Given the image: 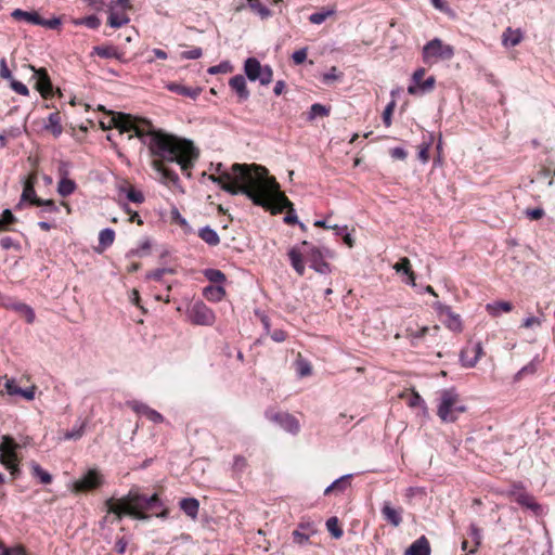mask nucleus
Segmentation results:
<instances>
[{
    "instance_id": "f257e3e1",
    "label": "nucleus",
    "mask_w": 555,
    "mask_h": 555,
    "mask_svg": "<svg viewBox=\"0 0 555 555\" xmlns=\"http://www.w3.org/2000/svg\"><path fill=\"white\" fill-rule=\"evenodd\" d=\"M232 179L218 184L221 190L231 195H245L255 206L269 210L270 194L278 189V181L269 176L266 167L257 164L232 165Z\"/></svg>"
},
{
    "instance_id": "f03ea898",
    "label": "nucleus",
    "mask_w": 555,
    "mask_h": 555,
    "mask_svg": "<svg viewBox=\"0 0 555 555\" xmlns=\"http://www.w3.org/2000/svg\"><path fill=\"white\" fill-rule=\"evenodd\" d=\"M105 506L108 513L114 514L119 521L125 516L138 520H147L151 518L147 512H153V515L160 519L169 517V509L157 493L147 496L141 493L137 486H133L126 495L119 499H107Z\"/></svg>"
},
{
    "instance_id": "7ed1b4c3",
    "label": "nucleus",
    "mask_w": 555,
    "mask_h": 555,
    "mask_svg": "<svg viewBox=\"0 0 555 555\" xmlns=\"http://www.w3.org/2000/svg\"><path fill=\"white\" fill-rule=\"evenodd\" d=\"M287 256L289 258L291 266L300 276H302L306 271L304 256L309 262V267L317 273L327 275L333 271V268L331 263L326 261V258L333 259L335 257V253L328 247H318L311 242L304 240L299 245L293 246L288 250Z\"/></svg>"
},
{
    "instance_id": "20e7f679",
    "label": "nucleus",
    "mask_w": 555,
    "mask_h": 555,
    "mask_svg": "<svg viewBox=\"0 0 555 555\" xmlns=\"http://www.w3.org/2000/svg\"><path fill=\"white\" fill-rule=\"evenodd\" d=\"M151 154L160 163H173L178 159L180 146L172 137L164 133H151L146 143Z\"/></svg>"
},
{
    "instance_id": "39448f33",
    "label": "nucleus",
    "mask_w": 555,
    "mask_h": 555,
    "mask_svg": "<svg viewBox=\"0 0 555 555\" xmlns=\"http://www.w3.org/2000/svg\"><path fill=\"white\" fill-rule=\"evenodd\" d=\"M244 76L250 81H258L261 86H268L273 79V69L270 65H262L257 57L250 56L243 64Z\"/></svg>"
},
{
    "instance_id": "423d86ee",
    "label": "nucleus",
    "mask_w": 555,
    "mask_h": 555,
    "mask_svg": "<svg viewBox=\"0 0 555 555\" xmlns=\"http://www.w3.org/2000/svg\"><path fill=\"white\" fill-rule=\"evenodd\" d=\"M459 401V393L454 387L440 391V399L437 405V415L443 423H454L457 415H453L454 404Z\"/></svg>"
},
{
    "instance_id": "0eeeda50",
    "label": "nucleus",
    "mask_w": 555,
    "mask_h": 555,
    "mask_svg": "<svg viewBox=\"0 0 555 555\" xmlns=\"http://www.w3.org/2000/svg\"><path fill=\"white\" fill-rule=\"evenodd\" d=\"M454 54L452 46L443 43L439 38H434L423 47L422 59L424 63L428 64L433 59L449 61Z\"/></svg>"
},
{
    "instance_id": "6e6552de",
    "label": "nucleus",
    "mask_w": 555,
    "mask_h": 555,
    "mask_svg": "<svg viewBox=\"0 0 555 555\" xmlns=\"http://www.w3.org/2000/svg\"><path fill=\"white\" fill-rule=\"evenodd\" d=\"M506 495L513 498L520 506L530 509L535 516L543 514V506L534 500L532 494L525 491L521 481L514 482L506 491Z\"/></svg>"
},
{
    "instance_id": "1a4fd4ad",
    "label": "nucleus",
    "mask_w": 555,
    "mask_h": 555,
    "mask_svg": "<svg viewBox=\"0 0 555 555\" xmlns=\"http://www.w3.org/2000/svg\"><path fill=\"white\" fill-rule=\"evenodd\" d=\"M188 320L194 325L211 326L216 314L203 300H196L186 310Z\"/></svg>"
},
{
    "instance_id": "9d476101",
    "label": "nucleus",
    "mask_w": 555,
    "mask_h": 555,
    "mask_svg": "<svg viewBox=\"0 0 555 555\" xmlns=\"http://www.w3.org/2000/svg\"><path fill=\"white\" fill-rule=\"evenodd\" d=\"M105 482L103 474L98 468H89L79 479L73 483V491L83 493L98 490Z\"/></svg>"
},
{
    "instance_id": "9b49d317",
    "label": "nucleus",
    "mask_w": 555,
    "mask_h": 555,
    "mask_svg": "<svg viewBox=\"0 0 555 555\" xmlns=\"http://www.w3.org/2000/svg\"><path fill=\"white\" fill-rule=\"evenodd\" d=\"M273 202L278 207L271 210L272 214H279L286 209L287 214L284 217V222L286 224H296L298 222V217L294 208V204L287 198V196L284 193L280 191L279 183L276 191L270 194V207L272 206Z\"/></svg>"
},
{
    "instance_id": "f8f14e48",
    "label": "nucleus",
    "mask_w": 555,
    "mask_h": 555,
    "mask_svg": "<svg viewBox=\"0 0 555 555\" xmlns=\"http://www.w3.org/2000/svg\"><path fill=\"white\" fill-rule=\"evenodd\" d=\"M425 74L426 69L424 67H420L413 73L411 83L408 86L409 94L423 95L434 90L436 86V78L434 76H429L426 79H423Z\"/></svg>"
},
{
    "instance_id": "ddd939ff",
    "label": "nucleus",
    "mask_w": 555,
    "mask_h": 555,
    "mask_svg": "<svg viewBox=\"0 0 555 555\" xmlns=\"http://www.w3.org/2000/svg\"><path fill=\"white\" fill-rule=\"evenodd\" d=\"M264 416L272 423H275L285 431L297 435L300 430L299 421L288 412H275L273 410H267Z\"/></svg>"
},
{
    "instance_id": "4468645a",
    "label": "nucleus",
    "mask_w": 555,
    "mask_h": 555,
    "mask_svg": "<svg viewBox=\"0 0 555 555\" xmlns=\"http://www.w3.org/2000/svg\"><path fill=\"white\" fill-rule=\"evenodd\" d=\"M22 446L10 435H3L0 442V464L3 466L20 462L18 452Z\"/></svg>"
},
{
    "instance_id": "2eb2a0df",
    "label": "nucleus",
    "mask_w": 555,
    "mask_h": 555,
    "mask_svg": "<svg viewBox=\"0 0 555 555\" xmlns=\"http://www.w3.org/2000/svg\"><path fill=\"white\" fill-rule=\"evenodd\" d=\"M433 308L439 317L444 315L447 318L443 321L447 328L454 333H461L463 331V323L460 314L454 313L450 306L440 301H435L433 302Z\"/></svg>"
},
{
    "instance_id": "dca6fc26",
    "label": "nucleus",
    "mask_w": 555,
    "mask_h": 555,
    "mask_svg": "<svg viewBox=\"0 0 555 555\" xmlns=\"http://www.w3.org/2000/svg\"><path fill=\"white\" fill-rule=\"evenodd\" d=\"M483 354V347L481 341L468 343L460 353V362L462 366L473 369Z\"/></svg>"
},
{
    "instance_id": "f3484780",
    "label": "nucleus",
    "mask_w": 555,
    "mask_h": 555,
    "mask_svg": "<svg viewBox=\"0 0 555 555\" xmlns=\"http://www.w3.org/2000/svg\"><path fill=\"white\" fill-rule=\"evenodd\" d=\"M127 406L130 408L134 413L141 416H145L149 421L154 424H162L165 421L163 414L158 411L152 409L146 403L139 400H128L126 402Z\"/></svg>"
},
{
    "instance_id": "a211bd4d",
    "label": "nucleus",
    "mask_w": 555,
    "mask_h": 555,
    "mask_svg": "<svg viewBox=\"0 0 555 555\" xmlns=\"http://www.w3.org/2000/svg\"><path fill=\"white\" fill-rule=\"evenodd\" d=\"M31 69L34 70V77L37 79V90L40 92L42 98H51L53 95V85L47 68H35L31 66Z\"/></svg>"
},
{
    "instance_id": "6ab92c4d",
    "label": "nucleus",
    "mask_w": 555,
    "mask_h": 555,
    "mask_svg": "<svg viewBox=\"0 0 555 555\" xmlns=\"http://www.w3.org/2000/svg\"><path fill=\"white\" fill-rule=\"evenodd\" d=\"M246 77L242 74L234 75L229 80V87L235 93L238 103L246 102L250 96V91L247 87Z\"/></svg>"
},
{
    "instance_id": "aec40b11",
    "label": "nucleus",
    "mask_w": 555,
    "mask_h": 555,
    "mask_svg": "<svg viewBox=\"0 0 555 555\" xmlns=\"http://www.w3.org/2000/svg\"><path fill=\"white\" fill-rule=\"evenodd\" d=\"M91 56H100L102 59H116L120 63H126L125 53L114 44L94 46L90 52Z\"/></svg>"
},
{
    "instance_id": "412c9836",
    "label": "nucleus",
    "mask_w": 555,
    "mask_h": 555,
    "mask_svg": "<svg viewBox=\"0 0 555 555\" xmlns=\"http://www.w3.org/2000/svg\"><path fill=\"white\" fill-rule=\"evenodd\" d=\"M35 183H36L35 177L25 179L23 192L21 195V202L15 206V209L21 208L22 202H26L33 206H37L38 203L42 201V198H40L36 193Z\"/></svg>"
},
{
    "instance_id": "4be33fe9",
    "label": "nucleus",
    "mask_w": 555,
    "mask_h": 555,
    "mask_svg": "<svg viewBox=\"0 0 555 555\" xmlns=\"http://www.w3.org/2000/svg\"><path fill=\"white\" fill-rule=\"evenodd\" d=\"M188 145L190 146V151L188 152V155H181L178 154V159L173 163L178 164L180 166L181 171L188 177H191V169L194 165V160L198 157V150L193 146L191 141H185Z\"/></svg>"
},
{
    "instance_id": "5701e85b",
    "label": "nucleus",
    "mask_w": 555,
    "mask_h": 555,
    "mask_svg": "<svg viewBox=\"0 0 555 555\" xmlns=\"http://www.w3.org/2000/svg\"><path fill=\"white\" fill-rule=\"evenodd\" d=\"M4 389L9 396H20L27 401H33L35 399L36 387L31 386L22 388L16 384L15 379H7Z\"/></svg>"
},
{
    "instance_id": "b1692460",
    "label": "nucleus",
    "mask_w": 555,
    "mask_h": 555,
    "mask_svg": "<svg viewBox=\"0 0 555 555\" xmlns=\"http://www.w3.org/2000/svg\"><path fill=\"white\" fill-rule=\"evenodd\" d=\"M165 88L176 94L186 96L192 100H196L203 92V88L201 87H188L176 81L168 82Z\"/></svg>"
},
{
    "instance_id": "393cba45",
    "label": "nucleus",
    "mask_w": 555,
    "mask_h": 555,
    "mask_svg": "<svg viewBox=\"0 0 555 555\" xmlns=\"http://www.w3.org/2000/svg\"><path fill=\"white\" fill-rule=\"evenodd\" d=\"M153 166L155 170L160 175L164 183H172L175 186H178L180 184L179 175L175 170L169 168L166 164L160 162H154Z\"/></svg>"
},
{
    "instance_id": "a878e982",
    "label": "nucleus",
    "mask_w": 555,
    "mask_h": 555,
    "mask_svg": "<svg viewBox=\"0 0 555 555\" xmlns=\"http://www.w3.org/2000/svg\"><path fill=\"white\" fill-rule=\"evenodd\" d=\"M430 544L425 535L414 541L404 552V555H430Z\"/></svg>"
},
{
    "instance_id": "bb28decb",
    "label": "nucleus",
    "mask_w": 555,
    "mask_h": 555,
    "mask_svg": "<svg viewBox=\"0 0 555 555\" xmlns=\"http://www.w3.org/2000/svg\"><path fill=\"white\" fill-rule=\"evenodd\" d=\"M380 512L384 519L393 527H398L402 522L401 511L393 508L390 502L385 501Z\"/></svg>"
},
{
    "instance_id": "cd10ccee",
    "label": "nucleus",
    "mask_w": 555,
    "mask_h": 555,
    "mask_svg": "<svg viewBox=\"0 0 555 555\" xmlns=\"http://www.w3.org/2000/svg\"><path fill=\"white\" fill-rule=\"evenodd\" d=\"M43 129L51 132L54 138H59L63 133V126L59 112L51 113L43 125Z\"/></svg>"
},
{
    "instance_id": "c85d7f7f",
    "label": "nucleus",
    "mask_w": 555,
    "mask_h": 555,
    "mask_svg": "<svg viewBox=\"0 0 555 555\" xmlns=\"http://www.w3.org/2000/svg\"><path fill=\"white\" fill-rule=\"evenodd\" d=\"M179 507L186 516L195 520L199 512V501L196 498H183L179 502Z\"/></svg>"
},
{
    "instance_id": "c756f323",
    "label": "nucleus",
    "mask_w": 555,
    "mask_h": 555,
    "mask_svg": "<svg viewBox=\"0 0 555 555\" xmlns=\"http://www.w3.org/2000/svg\"><path fill=\"white\" fill-rule=\"evenodd\" d=\"M30 474L33 478L38 479L41 485H50L53 481V476L41 467L36 461L29 463Z\"/></svg>"
},
{
    "instance_id": "7c9ffc66",
    "label": "nucleus",
    "mask_w": 555,
    "mask_h": 555,
    "mask_svg": "<svg viewBox=\"0 0 555 555\" xmlns=\"http://www.w3.org/2000/svg\"><path fill=\"white\" fill-rule=\"evenodd\" d=\"M112 121L114 127L119 129L121 132H128L134 127L133 117L126 113H117L113 116Z\"/></svg>"
},
{
    "instance_id": "2f4dec72",
    "label": "nucleus",
    "mask_w": 555,
    "mask_h": 555,
    "mask_svg": "<svg viewBox=\"0 0 555 555\" xmlns=\"http://www.w3.org/2000/svg\"><path fill=\"white\" fill-rule=\"evenodd\" d=\"M88 421L78 418L73 429L64 431L62 440H74L77 441L82 438L86 431Z\"/></svg>"
},
{
    "instance_id": "473e14b6",
    "label": "nucleus",
    "mask_w": 555,
    "mask_h": 555,
    "mask_svg": "<svg viewBox=\"0 0 555 555\" xmlns=\"http://www.w3.org/2000/svg\"><path fill=\"white\" fill-rule=\"evenodd\" d=\"M513 305L509 301L498 300L486 305V311L493 318L499 317L502 312H511Z\"/></svg>"
},
{
    "instance_id": "72a5a7b5",
    "label": "nucleus",
    "mask_w": 555,
    "mask_h": 555,
    "mask_svg": "<svg viewBox=\"0 0 555 555\" xmlns=\"http://www.w3.org/2000/svg\"><path fill=\"white\" fill-rule=\"evenodd\" d=\"M11 16L16 21H25L33 25H38V22H40V15L36 11L15 9L12 11Z\"/></svg>"
},
{
    "instance_id": "f704fd0d",
    "label": "nucleus",
    "mask_w": 555,
    "mask_h": 555,
    "mask_svg": "<svg viewBox=\"0 0 555 555\" xmlns=\"http://www.w3.org/2000/svg\"><path fill=\"white\" fill-rule=\"evenodd\" d=\"M203 295L209 301L219 302L225 296V289L222 285H207L203 289Z\"/></svg>"
},
{
    "instance_id": "c9c22d12",
    "label": "nucleus",
    "mask_w": 555,
    "mask_h": 555,
    "mask_svg": "<svg viewBox=\"0 0 555 555\" xmlns=\"http://www.w3.org/2000/svg\"><path fill=\"white\" fill-rule=\"evenodd\" d=\"M198 236L209 246H217L220 243V236L210 225H205L198 230Z\"/></svg>"
},
{
    "instance_id": "e433bc0d",
    "label": "nucleus",
    "mask_w": 555,
    "mask_h": 555,
    "mask_svg": "<svg viewBox=\"0 0 555 555\" xmlns=\"http://www.w3.org/2000/svg\"><path fill=\"white\" fill-rule=\"evenodd\" d=\"M130 22L129 16L126 13H117L114 11V7H109V14L107 18V24L112 28H120L127 25Z\"/></svg>"
},
{
    "instance_id": "4c0bfd02",
    "label": "nucleus",
    "mask_w": 555,
    "mask_h": 555,
    "mask_svg": "<svg viewBox=\"0 0 555 555\" xmlns=\"http://www.w3.org/2000/svg\"><path fill=\"white\" fill-rule=\"evenodd\" d=\"M115 241V231L112 228H105L99 233V251L105 250L113 245Z\"/></svg>"
},
{
    "instance_id": "58836bf2",
    "label": "nucleus",
    "mask_w": 555,
    "mask_h": 555,
    "mask_svg": "<svg viewBox=\"0 0 555 555\" xmlns=\"http://www.w3.org/2000/svg\"><path fill=\"white\" fill-rule=\"evenodd\" d=\"M152 242L145 237L135 248H131L126 253V258L144 257L150 254Z\"/></svg>"
},
{
    "instance_id": "ea45409f",
    "label": "nucleus",
    "mask_w": 555,
    "mask_h": 555,
    "mask_svg": "<svg viewBox=\"0 0 555 555\" xmlns=\"http://www.w3.org/2000/svg\"><path fill=\"white\" fill-rule=\"evenodd\" d=\"M248 8L257 14L261 20H268L272 17L273 13L272 11L262 4L260 1L257 0H246Z\"/></svg>"
},
{
    "instance_id": "a19ab883",
    "label": "nucleus",
    "mask_w": 555,
    "mask_h": 555,
    "mask_svg": "<svg viewBox=\"0 0 555 555\" xmlns=\"http://www.w3.org/2000/svg\"><path fill=\"white\" fill-rule=\"evenodd\" d=\"M247 467H248V462L245 456H243L241 454H235L233 456V463L231 466L233 477H236V478L241 477L243 475V473H245Z\"/></svg>"
},
{
    "instance_id": "79ce46f5",
    "label": "nucleus",
    "mask_w": 555,
    "mask_h": 555,
    "mask_svg": "<svg viewBox=\"0 0 555 555\" xmlns=\"http://www.w3.org/2000/svg\"><path fill=\"white\" fill-rule=\"evenodd\" d=\"M11 309L16 311V312H20L21 314H23L25 317L26 322L28 324L34 323V321L36 319V314H35L34 309L30 306H28L27 304H24V302H13L11 305Z\"/></svg>"
},
{
    "instance_id": "37998d69",
    "label": "nucleus",
    "mask_w": 555,
    "mask_h": 555,
    "mask_svg": "<svg viewBox=\"0 0 555 555\" xmlns=\"http://www.w3.org/2000/svg\"><path fill=\"white\" fill-rule=\"evenodd\" d=\"M331 113V106L324 105L321 103H314L310 106V111L307 115V120L311 121L315 119L317 117H325L328 116Z\"/></svg>"
},
{
    "instance_id": "c03bdc74",
    "label": "nucleus",
    "mask_w": 555,
    "mask_h": 555,
    "mask_svg": "<svg viewBox=\"0 0 555 555\" xmlns=\"http://www.w3.org/2000/svg\"><path fill=\"white\" fill-rule=\"evenodd\" d=\"M468 535L474 542V547L468 550L466 555L475 554L480 546L482 540L481 529L476 524L472 522L468 528Z\"/></svg>"
},
{
    "instance_id": "a18cd8bd",
    "label": "nucleus",
    "mask_w": 555,
    "mask_h": 555,
    "mask_svg": "<svg viewBox=\"0 0 555 555\" xmlns=\"http://www.w3.org/2000/svg\"><path fill=\"white\" fill-rule=\"evenodd\" d=\"M17 222V218L11 209L7 208L0 216V232L11 231V225Z\"/></svg>"
},
{
    "instance_id": "49530a36",
    "label": "nucleus",
    "mask_w": 555,
    "mask_h": 555,
    "mask_svg": "<svg viewBox=\"0 0 555 555\" xmlns=\"http://www.w3.org/2000/svg\"><path fill=\"white\" fill-rule=\"evenodd\" d=\"M37 207H41V209L37 212V216L40 218H46V214H57L60 212V207L55 204L53 199H43L38 203Z\"/></svg>"
},
{
    "instance_id": "de8ad7c7",
    "label": "nucleus",
    "mask_w": 555,
    "mask_h": 555,
    "mask_svg": "<svg viewBox=\"0 0 555 555\" xmlns=\"http://www.w3.org/2000/svg\"><path fill=\"white\" fill-rule=\"evenodd\" d=\"M77 189V184L72 179H60L57 183V193L62 197H67L72 195Z\"/></svg>"
},
{
    "instance_id": "09e8293b",
    "label": "nucleus",
    "mask_w": 555,
    "mask_h": 555,
    "mask_svg": "<svg viewBox=\"0 0 555 555\" xmlns=\"http://www.w3.org/2000/svg\"><path fill=\"white\" fill-rule=\"evenodd\" d=\"M522 40V34L519 29L512 30V28H507L506 33L503 34V43L506 47H515L520 43Z\"/></svg>"
},
{
    "instance_id": "8fccbe9b",
    "label": "nucleus",
    "mask_w": 555,
    "mask_h": 555,
    "mask_svg": "<svg viewBox=\"0 0 555 555\" xmlns=\"http://www.w3.org/2000/svg\"><path fill=\"white\" fill-rule=\"evenodd\" d=\"M204 276L211 283L217 285H221L227 281L225 274L219 270L214 268H208L204 270Z\"/></svg>"
},
{
    "instance_id": "3c124183",
    "label": "nucleus",
    "mask_w": 555,
    "mask_h": 555,
    "mask_svg": "<svg viewBox=\"0 0 555 555\" xmlns=\"http://www.w3.org/2000/svg\"><path fill=\"white\" fill-rule=\"evenodd\" d=\"M326 529L334 539H340L344 535V530L339 526V520L336 516L330 517L325 522Z\"/></svg>"
},
{
    "instance_id": "603ef678",
    "label": "nucleus",
    "mask_w": 555,
    "mask_h": 555,
    "mask_svg": "<svg viewBox=\"0 0 555 555\" xmlns=\"http://www.w3.org/2000/svg\"><path fill=\"white\" fill-rule=\"evenodd\" d=\"M539 360L538 357L532 359L528 364L522 366L514 376V380L518 382L526 375H532L538 370Z\"/></svg>"
},
{
    "instance_id": "864d4df0",
    "label": "nucleus",
    "mask_w": 555,
    "mask_h": 555,
    "mask_svg": "<svg viewBox=\"0 0 555 555\" xmlns=\"http://www.w3.org/2000/svg\"><path fill=\"white\" fill-rule=\"evenodd\" d=\"M333 230L335 231V235L336 236H341L343 237L344 243L348 247H353L354 238L349 233L347 225H337V224H335V225H333Z\"/></svg>"
},
{
    "instance_id": "5fc2aeb1",
    "label": "nucleus",
    "mask_w": 555,
    "mask_h": 555,
    "mask_svg": "<svg viewBox=\"0 0 555 555\" xmlns=\"http://www.w3.org/2000/svg\"><path fill=\"white\" fill-rule=\"evenodd\" d=\"M74 24L77 26L83 25L90 29H96L101 25V21L96 15L91 14V15L75 20Z\"/></svg>"
},
{
    "instance_id": "6e6d98bb",
    "label": "nucleus",
    "mask_w": 555,
    "mask_h": 555,
    "mask_svg": "<svg viewBox=\"0 0 555 555\" xmlns=\"http://www.w3.org/2000/svg\"><path fill=\"white\" fill-rule=\"evenodd\" d=\"M234 69V66L232 63L228 60L221 61L219 64L208 67L207 73L209 75H217V74H227L232 73Z\"/></svg>"
},
{
    "instance_id": "4d7b16f0",
    "label": "nucleus",
    "mask_w": 555,
    "mask_h": 555,
    "mask_svg": "<svg viewBox=\"0 0 555 555\" xmlns=\"http://www.w3.org/2000/svg\"><path fill=\"white\" fill-rule=\"evenodd\" d=\"M216 171L219 173L218 177L215 175L208 176V179L216 184H221L222 181H230L233 177L232 172H228V171L223 170V165L221 163H218L216 165Z\"/></svg>"
},
{
    "instance_id": "13d9d810",
    "label": "nucleus",
    "mask_w": 555,
    "mask_h": 555,
    "mask_svg": "<svg viewBox=\"0 0 555 555\" xmlns=\"http://www.w3.org/2000/svg\"><path fill=\"white\" fill-rule=\"evenodd\" d=\"M171 220L176 223H178L185 233H190L192 231V228L188 220L180 214L179 209L173 206L170 211Z\"/></svg>"
},
{
    "instance_id": "bf43d9fd",
    "label": "nucleus",
    "mask_w": 555,
    "mask_h": 555,
    "mask_svg": "<svg viewBox=\"0 0 555 555\" xmlns=\"http://www.w3.org/2000/svg\"><path fill=\"white\" fill-rule=\"evenodd\" d=\"M354 474H346L332 482V488H335V491L338 493L345 492V490L350 487V480L353 478Z\"/></svg>"
},
{
    "instance_id": "052dcab7",
    "label": "nucleus",
    "mask_w": 555,
    "mask_h": 555,
    "mask_svg": "<svg viewBox=\"0 0 555 555\" xmlns=\"http://www.w3.org/2000/svg\"><path fill=\"white\" fill-rule=\"evenodd\" d=\"M173 273H175V269H172V268H157L155 270L149 271L145 274V280L146 281L153 280L156 282H162L163 276L165 274H173Z\"/></svg>"
},
{
    "instance_id": "680f3d73",
    "label": "nucleus",
    "mask_w": 555,
    "mask_h": 555,
    "mask_svg": "<svg viewBox=\"0 0 555 555\" xmlns=\"http://www.w3.org/2000/svg\"><path fill=\"white\" fill-rule=\"evenodd\" d=\"M395 107H396V101H395V99H392L384 108L382 119H383V124L387 128L391 126L392 114H393Z\"/></svg>"
},
{
    "instance_id": "e2e57ef3",
    "label": "nucleus",
    "mask_w": 555,
    "mask_h": 555,
    "mask_svg": "<svg viewBox=\"0 0 555 555\" xmlns=\"http://www.w3.org/2000/svg\"><path fill=\"white\" fill-rule=\"evenodd\" d=\"M335 13L334 10H322V11H318V12H314L312 13L310 16H309V21L310 23L312 24H315V25H320L322 24L323 22H325V20L330 16V15H333Z\"/></svg>"
},
{
    "instance_id": "0e129e2a",
    "label": "nucleus",
    "mask_w": 555,
    "mask_h": 555,
    "mask_svg": "<svg viewBox=\"0 0 555 555\" xmlns=\"http://www.w3.org/2000/svg\"><path fill=\"white\" fill-rule=\"evenodd\" d=\"M0 246L3 250L14 249V250L18 251L22 248L21 243L11 236L1 237Z\"/></svg>"
},
{
    "instance_id": "69168bd1",
    "label": "nucleus",
    "mask_w": 555,
    "mask_h": 555,
    "mask_svg": "<svg viewBox=\"0 0 555 555\" xmlns=\"http://www.w3.org/2000/svg\"><path fill=\"white\" fill-rule=\"evenodd\" d=\"M433 134H430L429 140L427 142H423L418 147V158L424 164L429 160V150L433 144Z\"/></svg>"
},
{
    "instance_id": "338daca9",
    "label": "nucleus",
    "mask_w": 555,
    "mask_h": 555,
    "mask_svg": "<svg viewBox=\"0 0 555 555\" xmlns=\"http://www.w3.org/2000/svg\"><path fill=\"white\" fill-rule=\"evenodd\" d=\"M126 197L129 202L134 204H142L144 202L143 193L132 186L126 190Z\"/></svg>"
},
{
    "instance_id": "774afa93",
    "label": "nucleus",
    "mask_w": 555,
    "mask_h": 555,
    "mask_svg": "<svg viewBox=\"0 0 555 555\" xmlns=\"http://www.w3.org/2000/svg\"><path fill=\"white\" fill-rule=\"evenodd\" d=\"M0 550H2L0 555H25V546L22 544H17L10 547L4 546L2 544V547H0Z\"/></svg>"
}]
</instances>
